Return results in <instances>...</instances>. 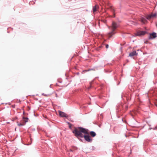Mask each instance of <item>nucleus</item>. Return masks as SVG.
<instances>
[{
  "mask_svg": "<svg viewBox=\"0 0 157 157\" xmlns=\"http://www.w3.org/2000/svg\"><path fill=\"white\" fill-rule=\"evenodd\" d=\"M71 124H70V126H69V127H70V128H71Z\"/></svg>",
  "mask_w": 157,
  "mask_h": 157,
  "instance_id": "17",
  "label": "nucleus"
},
{
  "mask_svg": "<svg viewBox=\"0 0 157 157\" xmlns=\"http://www.w3.org/2000/svg\"><path fill=\"white\" fill-rule=\"evenodd\" d=\"M25 123L24 122H23L22 123H20L18 124V125L19 126H21L25 125Z\"/></svg>",
  "mask_w": 157,
  "mask_h": 157,
  "instance_id": "11",
  "label": "nucleus"
},
{
  "mask_svg": "<svg viewBox=\"0 0 157 157\" xmlns=\"http://www.w3.org/2000/svg\"><path fill=\"white\" fill-rule=\"evenodd\" d=\"M73 132L77 137H84L85 140L89 142L92 141V139L89 135H83L82 133L85 134H89V130L86 129L82 127L75 128L73 131Z\"/></svg>",
  "mask_w": 157,
  "mask_h": 157,
  "instance_id": "1",
  "label": "nucleus"
},
{
  "mask_svg": "<svg viewBox=\"0 0 157 157\" xmlns=\"http://www.w3.org/2000/svg\"><path fill=\"white\" fill-rule=\"evenodd\" d=\"M146 18L147 19H149L152 17H151V15H148L147 16Z\"/></svg>",
  "mask_w": 157,
  "mask_h": 157,
  "instance_id": "13",
  "label": "nucleus"
},
{
  "mask_svg": "<svg viewBox=\"0 0 157 157\" xmlns=\"http://www.w3.org/2000/svg\"><path fill=\"white\" fill-rule=\"evenodd\" d=\"M109 6V7L107 9L109 10L111 12H112L113 13V17H115V13H114V10L113 8L111 6L109 5H108Z\"/></svg>",
  "mask_w": 157,
  "mask_h": 157,
  "instance_id": "5",
  "label": "nucleus"
},
{
  "mask_svg": "<svg viewBox=\"0 0 157 157\" xmlns=\"http://www.w3.org/2000/svg\"><path fill=\"white\" fill-rule=\"evenodd\" d=\"M156 26H157V24H156Z\"/></svg>",
  "mask_w": 157,
  "mask_h": 157,
  "instance_id": "20",
  "label": "nucleus"
},
{
  "mask_svg": "<svg viewBox=\"0 0 157 157\" xmlns=\"http://www.w3.org/2000/svg\"><path fill=\"white\" fill-rule=\"evenodd\" d=\"M155 105L157 107V104H155Z\"/></svg>",
  "mask_w": 157,
  "mask_h": 157,
  "instance_id": "19",
  "label": "nucleus"
},
{
  "mask_svg": "<svg viewBox=\"0 0 157 157\" xmlns=\"http://www.w3.org/2000/svg\"><path fill=\"white\" fill-rule=\"evenodd\" d=\"M90 136L93 137L95 136L96 135V133L93 131H91L90 132Z\"/></svg>",
  "mask_w": 157,
  "mask_h": 157,
  "instance_id": "9",
  "label": "nucleus"
},
{
  "mask_svg": "<svg viewBox=\"0 0 157 157\" xmlns=\"http://www.w3.org/2000/svg\"><path fill=\"white\" fill-rule=\"evenodd\" d=\"M52 94H44V93L42 94V95H44L46 97H48L50 96Z\"/></svg>",
  "mask_w": 157,
  "mask_h": 157,
  "instance_id": "12",
  "label": "nucleus"
},
{
  "mask_svg": "<svg viewBox=\"0 0 157 157\" xmlns=\"http://www.w3.org/2000/svg\"><path fill=\"white\" fill-rule=\"evenodd\" d=\"M99 9V6L98 5H96L95 6L93 7V11L94 14H95V13Z\"/></svg>",
  "mask_w": 157,
  "mask_h": 157,
  "instance_id": "4",
  "label": "nucleus"
},
{
  "mask_svg": "<svg viewBox=\"0 0 157 157\" xmlns=\"http://www.w3.org/2000/svg\"><path fill=\"white\" fill-rule=\"evenodd\" d=\"M105 47H106V48H108V47H109V45H108V44H106V46H105Z\"/></svg>",
  "mask_w": 157,
  "mask_h": 157,
  "instance_id": "16",
  "label": "nucleus"
},
{
  "mask_svg": "<svg viewBox=\"0 0 157 157\" xmlns=\"http://www.w3.org/2000/svg\"><path fill=\"white\" fill-rule=\"evenodd\" d=\"M118 26V25L117 23L114 21L113 22L111 27H109V28H111L112 30V31L109 33L108 34V36L109 38L111 37L115 33L114 31Z\"/></svg>",
  "mask_w": 157,
  "mask_h": 157,
  "instance_id": "2",
  "label": "nucleus"
},
{
  "mask_svg": "<svg viewBox=\"0 0 157 157\" xmlns=\"http://www.w3.org/2000/svg\"><path fill=\"white\" fill-rule=\"evenodd\" d=\"M151 17H154L156 16L155 14H151Z\"/></svg>",
  "mask_w": 157,
  "mask_h": 157,
  "instance_id": "14",
  "label": "nucleus"
},
{
  "mask_svg": "<svg viewBox=\"0 0 157 157\" xmlns=\"http://www.w3.org/2000/svg\"><path fill=\"white\" fill-rule=\"evenodd\" d=\"M156 37V34L155 33H153L150 35L149 38L152 39L155 38Z\"/></svg>",
  "mask_w": 157,
  "mask_h": 157,
  "instance_id": "8",
  "label": "nucleus"
},
{
  "mask_svg": "<svg viewBox=\"0 0 157 157\" xmlns=\"http://www.w3.org/2000/svg\"><path fill=\"white\" fill-rule=\"evenodd\" d=\"M70 151H72V150L71 149H70Z\"/></svg>",
  "mask_w": 157,
  "mask_h": 157,
  "instance_id": "18",
  "label": "nucleus"
},
{
  "mask_svg": "<svg viewBox=\"0 0 157 157\" xmlns=\"http://www.w3.org/2000/svg\"><path fill=\"white\" fill-rule=\"evenodd\" d=\"M140 21L142 22L144 24H145L147 21V20L144 18H141L140 20Z\"/></svg>",
  "mask_w": 157,
  "mask_h": 157,
  "instance_id": "10",
  "label": "nucleus"
},
{
  "mask_svg": "<svg viewBox=\"0 0 157 157\" xmlns=\"http://www.w3.org/2000/svg\"><path fill=\"white\" fill-rule=\"evenodd\" d=\"M27 120H28V119L27 118H25L24 119V121H25V122H27Z\"/></svg>",
  "mask_w": 157,
  "mask_h": 157,
  "instance_id": "15",
  "label": "nucleus"
},
{
  "mask_svg": "<svg viewBox=\"0 0 157 157\" xmlns=\"http://www.w3.org/2000/svg\"><path fill=\"white\" fill-rule=\"evenodd\" d=\"M59 114L60 116L61 117H68V115L67 114L63 112L60 111H59Z\"/></svg>",
  "mask_w": 157,
  "mask_h": 157,
  "instance_id": "3",
  "label": "nucleus"
},
{
  "mask_svg": "<svg viewBox=\"0 0 157 157\" xmlns=\"http://www.w3.org/2000/svg\"><path fill=\"white\" fill-rule=\"evenodd\" d=\"M146 33L145 31H140L138 32L136 34V35L137 36H140L144 35Z\"/></svg>",
  "mask_w": 157,
  "mask_h": 157,
  "instance_id": "6",
  "label": "nucleus"
},
{
  "mask_svg": "<svg viewBox=\"0 0 157 157\" xmlns=\"http://www.w3.org/2000/svg\"><path fill=\"white\" fill-rule=\"evenodd\" d=\"M137 54L138 53L136 52V51H134L129 53V56L132 57L134 56H136Z\"/></svg>",
  "mask_w": 157,
  "mask_h": 157,
  "instance_id": "7",
  "label": "nucleus"
}]
</instances>
